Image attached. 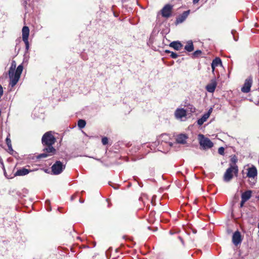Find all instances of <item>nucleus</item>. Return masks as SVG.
I'll return each instance as SVG.
<instances>
[{
	"label": "nucleus",
	"instance_id": "obj_15",
	"mask_svg": "<svg viewBox=\"0 0 259 259\" xmlns=\"http://www.w3.org/2000/svg\"><path fill=\"white\" fill-rule=\"evenodd\" d=\"M188 139V136L185 134H180L177 138L176 141L178 143L184 144L186 143V140Z\"/></svg>",
	"mask_w": 259,
	"mask_h": 259
},
{
	"label": "nucleus",
	"instance_id": "obj_24",
	"mask_svg": "<svg viewBox=\"0 0 259 259\" xmlns=\"http://www.w3.org/2000/svg\"><path fill=\"white\" fill-rule=\"evenodd\" d=\"M231 33L233 36V38L235 41H237L238 39V36H236V34H237V31L235 30H232L231 31Z\"/></svg>",
	"mask_w": 259,
	"mask_h": 259
},
{
	"label": "nucleus",
	"instance_id": "obj_3",
	"mask_svg": "<svg viewBox=\"0 0 259 259\" xmlns=\"http://www.w3.org/2000/svg\"><path fill=\"white\" fill-rule=\"evenodd\" d=\"M23 66L22 64L19 65L16 70L15 69L14 73H13V75L10 77L9 84L12 87H14L18 82L23 71Z\"/></svg>",
	"mask_w": 259,
	"mask_h": 259
},
{
	"label": "nucleus",
	"instance_id": "obj_4",
	"mask_svg": "<svg viewBox=\"0 0 259 259\" xmlns=\"http://www.w3.org/2000/svg\"><path fill=\"white\" fill-rule=\"evenodd\" d=\"M199 143L204 150L208 149L213 146V143L208 138L205 137L202 134H199L198 136Z\"/></svg>",
	"mask_w": 259,
	"mask_h": 259
},
{
	"label": "nucleus",
	"instance_id": "obj_2",
	"mask_svg": "<svg viewBox=\"0 0 259 259\" xmlns=\"http://www.w3.org/2000/svg\"><path fill=\"white\" fill-rule=\"evenodd\" d=\"M238 172V166L236 165L230 164V166L225 171L223 179L226 182H230L233 178V175H237Z\"/></svg>",
	"mask_w": 259,
	"mask_h": 259
},
{
	"label": "nucleus",
	"instance_id": "obj_29",
	"mask_svg": "<svg viewBox=\"0 0 259 259\" xmlns=\"http://www.w3.org/2000/svg\"><path fill=\"white\" fill-rule=\"evenodd\" d=\"M108 139L107 137H104L102 139V143L103 145H106L108 144Z\"/></svg>",
	"mask_w": 259,
	"mask_h": 259
},
{
	"label": "nucleus",
	"instance_id": "obj_23",
	"mask_svg": "<svg viewBox=\"0 0 259 259\" xmlns=\"http://www.w3.org/2000/svg\"><path fill=\"white\" fill-rule=\"evenodd\" d=\"M85 124H86V122L83 119H79L78 121L77 125L80 128H82L84 127V126H85Z\"/></svg>",
	"mask_w": 259,
	"mask_h": 259
},
{
	"label": "nucleus",
	"instance_id": "obj_32",
	"mask_svg": "<svg viewBox=\"0 0 259 259\" xmlns=\"http://www.w3.org/2000/svg\"><path fill=\"white\" fill-rule=\"evenodd\" d=\"M0 164L2 165V167L3 169L5 171V165H4V163L3 159H0Z\"/></svg>",
	"mask_w": 259,
	"mask_h": 259
},
{
	"label": "nucleus",
	"instance_id": "obj_12",
	"mask_svg": "<svg viewBox=\"0 0 259 259\" xmlns=\"http://www.w3.org/2000/svg\"><path fill=\"white\" fill-rule=\"evenodd\" d=\"M257 171L256 168L252 165L247 169V177L249 178H254L257 176Z\"/></svg>",
	"mask_w": 259,
	"mask_h": 259
},
{
	"label": "nucleus",
	"instance_id": "obj_31",
	"mask_svg": "<svg viewBox=\"0 0 259 259\" xmlns=\"http://www.w3.org/2000/svg\"><path fill=\"white\" fill-rule=\"evenodd\" d=\"M8 149H9V152L11 154H12L14 152V150L12 148V146L11 145V146H8Z\"/></svg>",
	"mask_w": 259,
	"mask_h": 259
},
{
	"label": "nucleus",
	"instance_id": "obj_44",
	"mask_svg": "<svg viewBox=\"0 0 259 259\" xmlns=\"http://www.w3.org/2000/svg\"><path fill=\"white\" fill-rule=\"evenodd\" d=\"M50 210H51V208H50V209H49V210H48V211H50Z\"/></svg>",
	"mask_w": 259,
	"mask_h": 259
},
{
	"label": "nucleus",
	"instance_id": "obj_40",
	"mask_svg": "<svg viewBox=\"0 0 259 259\" xmlns=\"http://www.w3.org/2000/svg\"><path fill=\"white\" fill-rule=\"evenodd\" d=\"M46 203L50 204V200H47V201H46Z\"/></svg>",
	"mask_w": 259,
	"mask_h": 259
},
{
	"label": "nucleus",
	"instance_id": "obj_34",
	"mask_svg": "<svg viewBox=\"0 0 259 259\" xmlns=\"http://www.w3.org/2000/svg\"><path fill=\"white\" fill-rule=\"evenodd\" d=\"M245 201H243V200L241 199V202H240V207H242L244 205V203L245 202Z\"/></svg>",
	"mask_w": 259,
	"mask_h": 259
},
{
	"label": "nucleus",
	"instance_id": "obj_30",
	"mask_svg": "<svg viewBox=\"0 0 259 259\" xmlns=\"http://www.w3.org/2000/svg\"><path fill=\"white\" fill-rule=\"evenodd\" d=\"M170 56L171 58L176 59L178 57V55L176 53L171 52Z\"/></svg>",
	"mask_w": 259,
	"mask_h": 259
},
{
	"label": "nucleus",
	"instance_id": "obj_7",
	"mask_svg": "<svg viewBox=\"0 0 259 259\" xmlns=\"http://www.w3.org/2000/svg\"><path fill=\"white\" fill-rule=\"evenodd\" d=\"M173 6L170 4H166L161 10V15L163 17L168 18L172 16Z\"/></svg>",
	"mask_w": 259,
	"mask_h": 259
},
{
	"label": "nucleus",
	"instance_id": "obj_21",
	"mask_svg": "<svg viewBox=\"0 0 259 259\" xmlns=\"http://www.w3.org/2000/svg\"><path fill=\"white\" fill-rule=\"evenodd\" d=\"M209 117V113H205L202 116L198 119L197 120V123L199 125H201L203 124V123L206 121V120Z\"/></svg>",
	"mask_w": 259,
	"mask_h": 259
},
{
	"label": "nucleus",
	"instance_id": "obj_22",
	"mask_svg": "<svg viewBox=\"0 0 259 259\" xmlns=\"http://www.w3.org/2000/svg\"><path fill=\"white\" fill-rule=\"evenodd\" d=\"M16 67V62L15 61L13 60L11 63V67L9 70V77L13 75V73H14Z\"/></svg>",
	"mask_w": 259,
	"mask_h": 259
},
{
	"label": "nucleus",
	"instance_id": "obj_8",
	"mask_svg": "<svg viewBox=\"0 0 259 259\" xmlns=\"http://www.w3.org/2000/svg\"><path fill=\"white\" fill-rule=\"evenodd\" d=\"M170 139L169 136L166 134H163L161 135L157 139V142L158 144H160V143L162 145L163 143L166 144L167 146H169V147H171L172 146V144L169 142Z\"/></svg>",
	"mask_w": 259,
	"mask_h": 259
},
{
	"label": "nucleus",
	"instance_id": "obj_38",
	"mask_svg": "<svg viewBox=\"0 0 259 259\" xmlns=\"http://www.w3.org/2000/svg\"><path fill=\"white\" fill-rule=\"evenodd\" d=\"M165 52L166 53H167V54H169V53H171V51H170L169 50H166L165 51Z\"/></svg>",
	"mask_w": 259,
	"mask_h": 259
},
{
	"label": "nucleus",
	"instance_id": "obj_41",
	"mask_svg": "<svg viewBox=\"0 0 259 259\" xmlns=\"http://www.w3.org/2000/svg\"><path fill=\"white\" fill-rule=\"evenodd\" d=\"M258 233H259V222H258Z\"/></svg>",
	"mask_w": 259,
	"mask_h": 259
},
{
	"label": "nucleus",
	"instance_id": "obj_35",
	"mask_svg": "<svg viewBox=\"0 0 259 259\" xmlns=\"http://www.w3.org/2000/svg\"><path fill=\"white\" fill-rule=\"evenodd\" d=\"M179 239L180 240L183 245H184V242L181 236L178 237Z\"/></svg>",
	"mask_w": 259,
	"mask_h": 259
},
{
	"label": "nucleus",
	"instance_id": "obj_42",
	"mask_svg": "<svg viewBox=\"0 0 259 259\" xmlns=\"http://www.w3.org/2000/svg\"><path fill=\"white\" fill-rule=\"evenodd\" d=\"M80 201L81 203H83V201H82V200H81Z\"/></svg>",
	"mask_w": 259,
	"mask_h": 259
},
{
	"label": "nucleus",
	"instance_id": "obj_18",
	"mask_svg": "<svg viewBox=\"0 0 259 259\" xmlns=\"http://www.w3.org/2000/svg\"><path fill=\"white\" fill-rule=\"evenodd\" d=\"M170 47L173 48L175 50L179 51L182 48V44L179 41H174L169 44Z\"/></svg>",
	"mask_w": 259,
	"mask_h": 259
},
{
	"label": "nucleus",
	"instance_id": "obj_28",
	"mask_svg": "<svg viewBox=\"0 0 259 259\" xmlns=\"http://www.w3.org/2000/svg\"><path fill=\"white\" fill-rule=\"evenodd\" d=\"M224 151L225 149L223 147H221L218 149V153L222 155H223L224 154Z\"/></svg>",
	"mask_w": 259,
	"mask_h": 259
},
{
	"label": "nucleus",
	"instance_id": "obj_39",
	"mask_svg": "<svg viewBox=\"0 0 259 259\" xmlns=\"http://www.w3.org/2000/svg\"><path fill=\"white\" fill-rule=\"evenodd\" d=\"M211 111H212V109H210L209 110V111L207 113H209V115H210L211 112Z\"/></svg>",
	"mask_w": 259,
	"mask_h": 259
},
{
	"label": "nucleus",
	"instance_id": "obj_17",
	"mask_svg": "<svg viewBox=\"0 0 259 259\" xmlns=\"http://www.w3.org/2000/svg\"><path fill=\"white\" fill-rule=\"evenodd\" d=\"M30 171V170L26 169L25 168H23L19 169L17 170V171L16 172V173L14 175L15 176H25V175H27L28 174H29Z\"/></svg>",
	"mask_w": 259,
	"mask_h": 259
},
{
	"label": "nucleus",
	"instance_id": "obj_9",
	"mask_svg": "<svg viewBox=\"0 0 259 259\" xmlns=\"http://www.w3.org/2000/svg\"><path fill=\"white\" fill-rule=\"evenodd\" d=\"M252 83V79L251 77H249L245 79L244 84L241 88V91L243 93H247L250 90V88Z\"/></svg>",
	"mask_w": 259,
	"mask_h": 259
},
{
	"label": "nucleus",
	"instance_id": "obj_1",
	"mask_svg": "<svg viewBox=\"0 0 259 259\" xmlns=\"http://www.w3.org/2000/svg\"><path fill=\"white\" fill-rule=\"evenodd\" d=\"M41 142L43 145L47 147L43 150L44 152L37 156L38 159L46 158L55 153L56 149L53 147V145L55 143L56 139L51 132H48L43 135Z\"/></svg>",
	"mask_w": 259,
	"mask_h": 259
},
{
	"label": "nucleus",
	"instance_id": "obj_10",
	"mask_svg": "<svg viewBox=\"0 0 259 259\" xmlns=\"http://www.w3.org/2000/svg\"><path fill=\"white\" fill-rule=\"evenodd\" d=\"M190 13V10L184 11L181 15L178 16L176 20L175 24L176 25L183 23L188 17Z\"/></svg>",
	"mask_w": 259,
	"mask_h": 259
},
{
	"label": "nucleus",
	"instance_id": "obj_13",
	"mask_svg": "<svg viewBox=\"0 0 259 259\" xmlns=\"http://www.w3.org/2000/svg\"><path fill=\"white\" fill-rule=\"evenodd\" d=\"M217 83L215 79H211L210 83L206 86V91L210 93H213L216 88Z\"/></svg>",
	"mask_w": 259,
	"mask_h": 259
},
{
	"label": "nucleus",
	"instance_id": "obj_25",
	"mask_svg": "<svg viewBox=\"0 0 259 259\" xmlns=\"http://www.w3.org/2000/svg\"><path fill=\"white\" fill-rule=\"evenodd\" d=\"M10 134H9L6 138V144H7L8 147L12 145L11 141L10 138Z\"/></svg>",
	"mask_w": 259,
	"mask_h": 259
},
{
	"label": "nucleus",
	"instance_id": "obj_37",
	"mask_svg": "<svg viewBox=\"0 0 259 259\" xmlns=\"http://www.w3.org/2000/svg\"><path fill=\"white\" fill-rule=\"evenodd\" d=\"M199 1L200 0H193V4H196L198 3Z\"/></svg>",
	"mask_w": 259,
	"mask_h": 259
},
{
	"label": "nucleus",
	"instance_id": "obj_16",
	"mask_svg": "<svg viewBox=\"0 0 259 259\" xmlns=\"http://www.w3.org/2000/svg\"><path fill=\"white\" fill-rule=\"evenodd\" d=\"M211 68L212 71H214V69L216 67L219 66H222V61L220 58L217 57L213 60L211 63Z\"/></svg>",
	"mask_w": 259,
	"mask_h": 259
},
{
	"label": "nucleus",
	"instance_id": "obj_36",
	"mask_svg": "<svg viewBox=\"0 0 259 259\" xmlns=\"http://www.w3.org/2000/svg\"><path fill=\"white\" fill-rule=\"evenodd\" d=\"M191 109V110H190L191 112H195L196 109H195V108L194 107H192H192L191 108V109Z\"/></svg>",
	"mask_w": 259,
	"mask_h": 259
},
{
	"label": "nucleus",
	"instance_id": "obj_6",
	"mask_svg": "<svg viewBox=\"0 0 259 259\" xmlns=\"http://www.w3.org/2000/svg\"><path fill=\"white\" fill-rule=\"evenodd\" d=\"M22 40L25 45L26 52H27L29 49L28 37L29 35V29L28 26H24L22 30Z\"/></svg>",
	"mask_w": 259,
	"mask_h": 259
},
{
	"label": "nucleus",
	"instance_id": "obj_11",
	"mask_svg": "<svg viewBox=\"0 0 259 259\" xmlns=\"http://www.w3.org/2000/svg\"><path fill=\"white\" fill-rule=\"evenodd\" d=\"M242 241L241 234L239 231H236L232 236V242L233 244L237 246L240 244Z\"/></svg>",
	"mask_w": 259,
	"mask_h": 259
},
{
	"label": "nucleus",
	"instance_id": "obj_19",
	"mask_svg": "<svg viewBox=\"0 0 259 259\" xmlns=\"http://www.w3.org/2000/svg\"><path fill=\"white\" fill-rule=\"evenodd\" d=\"M194 49L193 41L191 40H188L185 46V50L188 52H191L194 51Z\"/></svg>",
	"mask_w": 259,
	"mask_h": 259
},
{
	"label": "nucleus",
	"instance_id": "obj_14",
	"mask_svg": "<svg viewBox=\"0 0 259 259\" xmlns=\"http://www.w3.org/2000/svg\"><path fill=\"white\" fill-rule=\"evenodd\" d=\"M175 115L177 119H182L186 116V111L184 108H178L175 112Z\"/></svg>",
	"mask_w": 259,
	"mask_h": 259
},
{
	"label": "nucleus",
	"instance_id": "obj_33",
	"mask_svg": "<svg viewBox=\"0 0 259 259\" xmlns=\"http://www.w3.org/2000/svg\"><path fill=\"white\" fill-rule=\"evenodd\" d=\"M3 94V89L2 86L0 84V98Z\"/></svg>",
	"mask_w": 259,
	"mask_h": 259
},
{
	"label": "nucleus",
	"instance_id": "obj_43",
	"mask_svg": "<svg viewBox=\"0 0 259 259\" xmlns=\"http://www.w3.org/2000/svg\"><path fill=\"white\" fill-rule=\"evenodd\" d=\"M24 3H25V4H26V3H26V0H25V1H24Z\"/></svg>",
	"mask_w": 259,
	"mask_h": 259
},
{
	"label": "nucleus",
	"instance_id": "obj_5",
	"mask_svg": "<svg viewBox=\"0 0 259 259\" xmlns=\"http://www.w3.org/2000/svg\"><path fill=\"white\" fill-rule=\"evenodd\" d=\"M65 168V165L60 161H57L52 166V171L54 175L61 174Z\"/></svg>",
	"mask_w": 259,
	"mask_h": 259
},
{
	"label": "nucleus",
	"instance_id": "obj_26",
	"mask_svg": "<svg viewBox=\"0 0 259 259\" xmlns=\"http://www.w3.org/2000/svg\"><path fill=\"white\" fill-rule=\"evenodd\" d=\"M202 53L201 51L200 50H196L193 53V56L194 57H197L199 55H200Z\"/></svg>",
	"mask_w": 259,
	"mask_h": 259
},
{
	"label": "nucleus",
	"instance_id": "obj_27",
	"mask_svg": "<svg viewBox=\"0 0 259 259\" xmlns=\"http://www.w3.org/2000/svg\"><path fill=\"white\" fill-rule=\"evenodd\" d=\"M231 161L232 163V164H231V165H236V163L237 161V157L235 156H234L231 158Z\"/></svg>",
	"mask_w": 259,
	"mask_h": 259
},
{
	"label": "nucleus",
	"instance_id": "obj_45",
	"mask_svg": "<svg viewBox=\"0 0 259 259\" xmlns=\"http://www.w3.org/2000/svg\"><path fill=\"white\" fill-rule=\"evenodd\" d=\"M0 159H2V158H1V157L0 156Z\"/></svg>",
	"mask_w": 259,
	"mask_h": 259
},
{
	"label": "nucleus",
	"instance_id": "obj_20",
	"mask_svg": "<svg viewBox=\"0 0 259 259\" xmlns=\"http://www.w3.org/2000/svg\"><path fill=\"white\" fill-rule=\"evenodd\" d=\"M251 191L247 190L243 193L241 195V199L243 200V201H247L249 200L251 196Z\"/></svg>",
	"mask_w": 259,
	"mask_h": 259
}]
</instances>
